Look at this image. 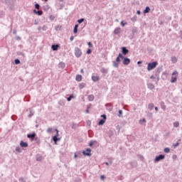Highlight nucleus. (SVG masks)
<instances>
[{"label":"nucleus","mask_w":182,"mask_h":182,"mask_svg":"<svg viewBox=\"0 0 182 182\" xmlns=\"http://www.w3.org/2000/svg\"><path fill=\"white\" fill-rule=\"evenodd\" d=\"M123 58H124L123 54L119 53L117 57L116 60L112 62V65L114 68H119V63L120 62V59H123Z\"/></svg>","instance_id":"f257e3e1"},{"label":"nucleus","mask_w":182,"mask_h":182,"mask_svg":"<svg viewBox=\"0 0 182 182\" xmlns=\"http://www.w3.org/2000/svg\"><path fill=\"white\" fill-rule=\"evenodd\" d=\"M157 65H159L157 61L148 63L147 70H149V72H150V70H153V69H155Z\"/></svg>","instance_id":"f03ea898"},{"label":"nucleus","mask_w":182,"mask_h":182,"mask_svg":"<svg viewBox=\"0 0 182 182\" xmlns=\"http://www.w3.org/2000/svg\"><path fill=\"white\" fill-rule=\"evenodd\" d=\"M164 159H166V156L163 155V154H160L159 156H156L155 157V159L154 161V163H159V161H161V160H164Z\"/></svg>","instance_id":"7ed1b4c3"},{"label":"nucleus","mask_w":182,"mask_h":182,"mask_svg":"<svg viewBox=\"0 0 182 182\" xmlns=\"http://www.w3.org/2000/svg\"><path fill=\"white\" fill-rule=\"evenodd\" d=\"M6 4L9 6L10 9H14V4L15 0H5Z\"/></svg>","instance_id":"20e7f679"},{"label":"nucleus","mask_w":182,"mask_h":182,"mask_svg":"<svg viewBox=\"0 0 182 182\" xmlns=\"http://www.w3.org/2000/svg\"><path fill=\"white\" fill-rule=\"evenodd\" d=\"M55 131L56 134H55V136H53V141H54L55 144H56V143H58V141L60 140V138H58V136H59V130L55 129Z\"/></svg>","instance_id":"39448f33"},{"label":"nucleus","mask_w":182,"mask_h":182,"mask_svg":"<svg viewBox=\"0 0 182 182\" xmlns=\"http://www.w3.org/2000/svg\"><path fill=\"white\" fill-rule=\"evenodd\" d=\"M75 55L77 58H80V56H82V50L78 47L75 48Z\"/></svg>","instance_id":"423d86ee"},{"label":"nucleus","mask_w":182,"mask_h":182,"mask_svg":"<svg viewBox=\"0 0 182 182\" xmlns=\"http://www.w3.org/2000/svg\"><path fill=\"white\" fill-rule=\"evenodd\" d=\"M82 154L84 156H87L88 157H90L92 156V149L87 148L85 151H82Z\"/></svg>","instance_id":"0eeeda50"},{"label":"nucleus","mask_w":182,"mask_h":182,"mask_svg":"<svg viewBox=\"0 0 182 182\" xmlns=\"http://www.w3.org/2000/svg\"><path fill=\"white\" fill-rule=\"evenodd\" d=\"M137 33V28L134 27L132 30V35L129 36V39H134V35Z\"/></svg>","instance_id":"6e6552de"},{"label":"nucleus","mask_w":182,"mask_h":182,"mask_svg":"<svg viewBox=\"0 0 182 182\" xmlns=\"http://www.w3.org/2000/svg\"><path fill=\"white\" fill-rule=\"evenodd\" d=\"M122 59H123V61H122L123 65H125L126 66H127V65L130 64V58L124 56V58Z\"/></svg>","instance_id":"1a4fd4ad"},{"label":"nucleus","mask_w":182,"mask_h":182,"mask_svg":"<svg viewBox=\"0 0 182 182\" xmlns=\"http://www.w3.org/2000/svg\"><path fill=\"white\" fill-rule=\"evenodd\" d=\"M27 137L28 139H31V140H35V137H36V133L33 132L31 134H28Z\"/></svg>","instance_id":"9d476101"},{"label":"nucleus","mask_w":182,"mask_h":182,"mask_svg":"<svg viewBox=\"0 0 182 182\" xmlns=\"http://www.w3.org/2000/svg\"><path fill=\"white\" fill-rule=\"evenodd\" d=\"M59 48H60V46H59V44H53L51 46V49H52V50H54V51L58 50V49H59Z\"/></svg>","instance_id":"9b49d317"},{"label":"nucleus","mask_w":182,"mask_h":182,"mask_svg":"<svg viewBox=\"0 0 182 182\" xmlns=\"http://www.w3.org/2000/svg\"><path fill=\"white\" fill-rule=\"evenodd\" d=\"M122 55H127L129 53V50H128L127 48H126V47L122 48Z\"/></svg>","instance_id":"f8f14e48"},{"label":"nucleus","mask_w":182,"mask_h":182,"mask_svg":"<svg viewBox=\"0 0 182 182\" xmlns=\"http://www.w3.org/2000/svg\"><path fill=\"white\" fill-rule=\"evenodd\" d=\"M20 146L21 147L26 149V147H28V142H24L23 141H21Z\"/></svg>","instance_id":"ddd939ff"},{"label":"nucleus","mask_w":182,"mask_h":182,"mask_svg":"<svg viewBox=\"0 0 182 182\" xmlns=\"http://www.w3.org/2000/svg\"><path fill=\"white\" fill-rule=\"evenodd\" d=\"M33 14H36V15H38V16H41L43 14V11H37L36 9H34L33 10Z\"/></svg>","instance_id":"4468645a"},{"label":"nucleus","mask_w":182,"mask_h":182,"mask_svg":"<svg viewBox=\"0 0 182 182\" xmlns=\"http://www.w3.org/2000/svg\"><path fill=\"white\" fill-rule=\"evenodd\" d=\"M105 106L107 107V110L112 112L113 110V107L110 104H106Z\"/></svg>","instance_id":"2eb2a0df"},{"label":"nucleus","mask_w":182,"mask_h":182,"mask_svg":"<svg viewBox=\"0 0 182 182\" xmlns=\"http://www.w3.org/2000/svg\"><path fill=\"white\" fill-rule=\"evenodd\" d=\"M105 123H106V119H100L98 122V126H103V124H105Z\"/></svg>","instance_id":"dca6fc26"},{"label":"nucleus","mask_w":182,"mask_h":182,"mask_svg":"<svg viewBox=\"0 0 182 182\" xmlns=\"http://www.w3.org/2000/svg\"><path fill=\"white\" fill-rule=\"evenodd\" d=\"M147 86L148 89H150V90H153V89H154V84L153 83H148Z\"/></svg>","instance_id":"f3484780"},{"label":"nucleus","mask_w":182,"mask_h":182,"mask_svg":"<svg viewBox=\"0 0 182 182\" xmlns=\"http://www.w3.org/2000/svg\"><path fill=\"white\" fill-rule=\"evenodd\" d=\"M88 100L89 102H93L95 100V95H88Z\"/></svg>","instance_id":"a211bd4d"},{"label":"nucleus","mask_w":182,"mask_h":182,"mask_svg":"<svg viewBox=\"0 0 182 182\" xmlns=\"http://www.w3.org/2000/svg\"><path fill=\"white\" fill-rule=\"evenodd\" d=\"M75 80H77V82H81L82 81V75H77L75 77Z\"/></svg>","instance_id":"6ab92c4d"},{"label":"nucleus","mask_w":182,"mask_h":182,"mask_svg":"<svg viewBox=\"0 0 182 182\" xmlns=\"http://www.w3.org/2000/svg\"><path fill=\"white\" fill-rule=\"evenodd\" d=\"M77 127H79V124H78L73 123L71 124V129H73L74 130L77 129Z\"/></svg>","instance_id":"aec40b11"},{"label":"nucleus","mask_w":182,"mask_h":182,"mask_svg":"<svg viewBox=\"0 0 182 182\" xmlns=\"http://www.w3.org/2000/svg\"><path fill=\"white\" fill-rule=\"evenodd\" d=\"M177 82V77L172 76L171 77V83H176Z\"/></svg>","instance_id":"412c9836"},{"label":"nucleus","mask_w":182,"mask_h":182,"mask_svg":"<svg viewBox=\"0 0 182 182\" xmlns=\"http://www.w3.org/2000/svg\"><path fill=\"white\" fill-rule=\"evenodd\" d=\"M92 80L93 82H97L99 80V76H95V75L92 76Z\"/></svg>","instance_id":"4be33fe9"},{"label":"nucleus","mask_w":182,"mask_h":182,"mask_svg":"<svg viewBox=\"0 0 182 182\" xmlns=\"http://www.w3.org/2000/svg\"><path fill=\"white\" fill-rule=\"evenodd\" d=\"M114 35H119V33H120V28H115L114 31Z\"/></svg>","instance_id":"5701e85b"},{"label":"nucleus","mask_w":182,"mask_h":182,"mask_svg":"<svg viewBox=\"0 0 182 182\" xmlns=\"http://www.w3.org/2000/svg\"><path fill=\"white\" fill-rule=\"evenodd\" d=\"M148 109H149V110H153L154 109V104L153 103L149 104Z\"/></svg>","instance_id":"b1692460"},{"label":"nucleus","mask_w":182,"mask_h":182,"mask_svg":"<svg viewBox=\"0 0 182 182\" xmlns=\"http://www.w3.org/2000/svg\"><path fill=\"white\" fill-rule=\"evenodd\" d=\"M77 28H79V24H75L73 30L74 33H77Z\"/></svg>","instance_id":"393cba45"},{"label":"nucleus","mask_w":182,"mask_h":182,"mask_svg":"<svg viewBox=\"0 0 182 182\" xmlns=\"http://www.w3.org/2000/svg\"><path fill=\"white\" fill-rule=\"evenodd\" d=\"M149 12H150V7L146 6L144 10V14H149Z\"/></svg>","instance_id":"a878e982"},{"label":"nucleus","mask_w":182,"mask_h":182,"mask_svg":"<svg viewBox=\"0 0 182 182\" xmlns=\"http://www.w3.org/2000/svg\"><path fill=\"white\" fill-rule=\"evenodd\" d=\"M100 72H101V73H105L106 75L107 73V69L102 68H101Z\"/></svg>","instance_id":"bb28decb"},{"label":"nucleus","mask_w":182,"mask_h":182,"mask_svg":"<svg viewBox=\"0 0 182 182\" xmlns=\"http://www.w3.org/2000/svg\"><path fill=\"white\" fill-rule=\"evenodd\" d=\"M177 57H176V56H173V57H172L171 58V62L173 63H177Z\"/></svg>","instance_id":"cd10ccee"},{"label":"nucleus","mask_w":182,"mask_h":182,"mask_svg":"<svg viewBox=\"0 0 182 182\" xmlns=\"http://www.w3.org/2000/svg\"><path fill=\"white\" fill-rule=\"evenodd\" d=\"M131 166L132 167H137V162L136 161H132L131 162Z\"/></svg>","instance_id":"c85d7f7f"},{"label":"nucleus","mask_w":182,"mask_h":182,"mask_svg":"<svg viewBox=\"0 0 182 182\" xmlns=\"http://www.w3.org/2000/svg\"><path fill=\"white\" fill-rule=\"evenodd\" d=\"M97 144V141H91L89 144L90 147H92V146H93V144Z\"/></svg>","instance_id":"c756f323"},{"label":"nucleus","mask_w":182,"mask_h":182,"mask_svg":"<svg viewBox=\"0 0 182 182\" xmlns=\"http://www.w3.org/2000/svg\"><path fill=\"white\" fill-rule=\"evenodd\" d=\"M118 112V117H123V110L119 109Z\"/></svg>","instance_id":"7c9ffc66"},{"label":"nucleus","mask_w":182,"mask_h":182,"mask_svg":"<svg viewBox=\"0 0 182 182\" xmlns=\"http://www.w3.org/2000/svg\"><path fill=\"white\" fill-rule=\"evenodd\" d=\"M43 11H49V6L48 5L43 6Z\"/></svg>","instance_id":"2f4dec72"},{"label":"nucleus","mask_w":182,"mask_h":182,"mask_svg":"<svg viewBox=\"0 0 182 182\" xmlns=\"http://www.w3.org/2000/svg\"><path fill=\"white\" fill-rule=\"evenodd\" d=\"M85 86H86V84L84 82H82L79 85V87L80 89H83V87H85Z\"/></svg>","instance_id":"473e14b6"},{"label":"nucleus","mask_w":182,"mask_h":182,"mask_svg":"<svg viewBox=\"0 0 182 182\" xmlns=\"http://www.w3.org/2000/svg\"><path fill=\"white\" fill-rule=\"evenodd\" d=\"M131 21L132 22H136L137 21V16H134V17L131 18Z\"/></svg>","instance_id":"72a5a7b5"},{"label":"nucleus","mask_w":182,"mask_h":182,"mask_svg":"<svg viewBox=\"0 0 182 182\" xmlns=\"http://www.w3.org/2000/svg\"><path fill=\"white\" fill-rule=\"evenodd\" d=\"M14 63L15 65H19V63H21V60L18 58L14 60Z\"/></svg>","instance_id":"f704fd0d"},{"label":"nucleus","mask_w":182,"mask_h":182,"mask_svg":"<svg viewBox=\"0 0 182 182\" xmlns=\"http://www.w3.org/2000/svg\"><path fill=\"white\" fill-rule=\"evenodd\" d=\"M35 114V112L32 111V109H30V114H28V117H32Z\"/></svg>","instance_id":"c9c22d12"},{"label":"nucleus","mask_w":182,"mask_h":182,"mask_svg":"<svg viewBox=\"0 0 182 182\" xmlns=\"http://www.w3.org/2000/svg\"><path fill=\"white\" fill-rule=\"evenodd\" d=\"M16 151H17V153H21V151H22V149H21V146H17L16 148Z\"/></svg>","instance_id":"e433bc0d"},{"label":"nucleus","mask_w":182,"mask_h":182,"mask_svg":"<svg viewBox=\"0 0 182 182\" xmlns=\"http://www.w3.org/2000/svg\"><path fill=\"white\" fill-rule=\"evenodd\" d=\"M178 126H180V123H178V122H175L173 123V127H178Z\"/></svg>","instance_id":"4c0bfd02"},{"label":"nucleus","mask_w":182,"mask_h":182,"mask_svg":"<svg viewBox=\"0 0 182 182\" xmlns=\"http://www.w3.org/2000/svg\"><path fill=\"white\" fill-rule=\"evenodd\" d=\"M164 153H170V148L166 147L164 149Z\"/></svg>","instance_id":"58836bf2"},{"label":"nucleus","mask_w":182,"mask_h":182,"mask_svg":"<svg viewBox=\"0 0 182 182\" xmlns=\"http://www.w3.org/2000/svg\"><path fill=\"white\" fill-rule=\"evenodd\" d=\"M73 97H74L73 95H70L69 96V97L67 98L68 102H70V100H72V99H73Z\"/></svg>","instance_id":"ea45409f"},{"label":"nucleus","mask_w":182,"mask_h":182,"mask_svg":"<svg viewBox=\"0 0 182 182\" xmlns=\"http://www.w3.org/2000/svg\"><path fill=\"white\" fill-rule=\"evenodd\" d=\"M78 23H82V22H85V18H80L77 20Z\"/></svg>","instance_id":"a19ab883"},{"label":"nucleus","mask_w":182,"mask_h":182,"mask_svg":"<svg viewBox=\"0 0 182 182\" xmlns=\"http://www.w3.org/2000/svg\"><path fill=\"white\" fill-rule=\"evenodd\" d=\"M161 109H163V110H166V105H164V102H161Z\"/></svg>","instance_id":"79ce46f5"},{"label":"nucleus","mask_w":182,"mask_h":182,"mask_svg":"<svg viewBox=\"0 0 182 182\" xmlns=\"http://www.w3.org/2000/svg\"><path fill=\"white\" fill-rule=\"evenodd\" d=\"M35 8H36V9H39L41 8V5H39V4H36Z\"/></svg>","instance_id":"37998d69"},{"label":"nucleus","mask_w":182,"mask_h":182,"mask_svg":"<svg viewBox=\"0 0 182 182\" xmlns=\"http://www.w3.org/2000/svg\"><path fill=\"white\" fill-rule=\"evenodd\" d=\"M101 117H102V119H104V120H106V119H107V117L106 116V114H102L101 115Z\"/></svg>","instance_id":"c03bdc74"},{"label":"nucleus","mask_w":182,"mask_h":182,"mask_svg":"<svg viewBox=\"0 0 182 182\" xmlns=\"http://www.w3.org/2000/svg\"><path fill=\"white\" fill-rule=\"evenodd\" d=\"M17 55H18L19 56H24L23 53H22V52H21V51H18V52L17 53Z\"/></svg>","instance_id":"a18cd8bd"},{"label":"nucleus","mask_w":182,"mask_h":182,"mask_svg":"<svg viewBox=\"0 0 182 182\" xmlns=\"http://www.w3.org/2000/svg\"><path fill=\"white\" fill-rule=\"evenodd\" d=\"M37 161H42V156H38L36 158Z\"/></svg>","instance_id":"49530a36"},{"label":"nucleus","mask_w":182,"mask_h":182,"mask_svg":"<svg viewBox=\"0 0 182 182\" xmlns=\"http://www.w3.org/2000/svg\"><path fill=\"white\" fill-rule=\"evenodd\" d=\"M90 53H92V49H88L87 50V55H90Z\"/></svg>","instance_id":"de8ad7c7"},{"label":"nucleus","mask_w":182,"mask_h":182,"mask_svg":"<svg viewBox=\"0 0 182 182\" xmlns=\"http://www.w3.org/2000/svg\"><path fill=\"white\" fill-rule=\"evenodd\" d=\"M50 21H54L55 20V16H53V15L50 16Z\"/></svg>","instance_id":"09e8293b"},{"label":"nucleus","mask_w":182,"mask_h":182,"mask_svg":"<svg viewBox=\"0 0 182 182\" xmlns=\"http://www.w3.org/2000/svg\"><path fill=\"white\" fill-rule=\"evenodd\" d=\"M60 68H65V63H60Z\"/></svg>","instance_id":"8fccbe9b"},{"label":"nucleus","mask_w":182,"mask_h":182,"mask_svg":"<svg viewBox=\"0 0 182 182\" xmlns=\"http://www.w3.org/2000/svg\"><path fill=\"white\" fill-rule=\"evenodd\" d=\"M87 45L90 48H93V44H92L90 42H88Z\"/></svg>","instance_id":"3c124183"},{"label":"nucleus","mask_w":182,"mask_h":182,"mask_svg":"<svg viewBox=\"0 0 182 182\" xmlns=\"http://www.w3.org/2000/svg\"><path fill=\"white\" fill-rule=\"evenodd\" d=\"M11 119L12 120H16V115H12Z\"/></svg>","instance_id":"603ef678"},{"label":"nucleus","mask_w":182,"mask_h":182,"mask_svg":"<svg viewBox=\"0 0 182 182\" xmlns=\"http://www.w3.org/2000/svg\"><path fill=\"white\" fill-rule=\"evenodd\" d=\"M47 132H48V133H52V128H48V129H47Z\"/></svg>","instance_id":"864d4df0"},{"label":"nucleus","mask_w":182,"mask_h":182,"mask_svg":"<svg viewBox=\"0 0 182 182\" xmlns=\"http://www.w3.org/2000/svg\"><path fill=\"white\" fill-rule=\"evenodd\" d=\"M139 122H140V123H141V122H143V123H146V119H140L139 120Z\"/></svg>","instance_id":"5fc2aeb1"},{"label":"nucleus","mask_w":182,"mask_h":182,"mask_svg":"<svg viewBox=\"0 0 182 182\" xmlns=\"http://www.w3.org/2000/svg\"><path fill=\"white\" fill-rule=\"evenodd\" d=\"M180 145V143H178V142H176L174 145H173V146L174 147H178V146H179Z\"/></svg>","instance_id":"6e6d98bb"},{"label":"nucleus","mask_w":182,"mask_h":182,"mask_svg":"<svg viewBox=\"0 0 182 182\" xmlns=\"http://www.w3.org/2000/svg\"><path fill=\"white\" fill-rule=\"evenodd\" d=\"M178 73L177 71H174L173 73H172V76H174L176 75H178Z\"/></svg>","instance_id":"4d7b16f0"},{"label":"nucleus","mask_w":182,"mask_h":182,"mask_svg":"<svg viewBox=\"0 0 182 182\" xmlns=\"http://www.w3.org/2000/svg\"><path fill=\"white\" fill-rule=\"evenodd\" d=\"M122 26H124V25H127V23H124L123 21L121 22Z\"/></svg>","instance_id":"13d9d810"},{"label":"nucleus","mask_w":182,"mask_h":182,"mask_svg":"<svg viewBox=\"0 0 182 182\" xmlns=\"http://www.w3.org/2000/svg\"><path fill=\"white\" fill-rule=\"evenodd\" d=\"M106 166H110L112 164V161L109 162H105Z\"/></svg>","instance_id":"bf43d9fd"},{"label":"nucleus","mask_w":182,"mask_h":182,"mask_svg":"<svg viewBox=\"0 0 182 182\" xmlns=\"http://www.w3.org/2000/svg\"><path fill=\"white\" fill-rule=\"evenodd\" d=\"M100 178H101V180H103L104 178H106V177L105 176V175H102L100 176Z\"/></svg>","instance_id":"052dcab7"},{"label":"nucleus","mask_w":182,"mask_h":182,"mask_svg":"<svg viewBox=\"0 0 182 182\" xmlns=\"http://www.w3.org/2000/svg\"><path fill=\"white\" fill-rule=\"evenodd\" d=\"M75 39V37L73 36H72L70 38V40L71 41V42Z\"/></svg>","instance_id":"680f3d73"},{"label":"nucleus","mask_w":182,"mask_h":182,"mask_svg":"<svg viewBox=\"0 0 182 182\" xmlns=\"http://www.w3.org/2000/svg\"><path fill=\"white\" fill-rule=\"evenodd\" d=\"M46 29H48V27L46 26H43V31H46Z\"/></svg>","instance_id":"e2e57ef3"},{"label":"nucleus","mask_w":182,"mask_h":182,"mask_svg":"<svg viewBox=\"0 0 182 182\" xmlns=\"http://www.w3.org/2000/svg\"><path fill=\"white\" fill-rule=\"evenodd\" d=\"M136 14H137V15H141V11H140L139 10H138V11H136Z\"/></svg>","instance_id":"0e129e2a"},{"label":"nucleus","mask_w":182,"mask_h":182,"mask_svg":"<svg viewBox=\"0 0 182 182\" xmlns=\"http://www.w3.org/2000/svg\"><path fill=\"white\" fill-rule=\"evenodd\" d=\"M13 33H14V35H16V30H13Z\"/></svg>","instance_id":"69168bd1"},{"label":"nucleus","mask_w":182,"mask_h":182,"mask_svg":"<svg viewBox=\"0 0 182 182\" xmlns=\"http://www.w3.org/2000/svg\"><path fill=\"white\" fill-rule=\"evenodd\" d=\"M74 157H75V159H77V157H79V156H77V154L75 153V154H74Z\"/></svg>","instance_id":"338daca9"},{"label":"nucleus","mask_w":182,"mask_h":182,"mask_svg":"<svg viewBox=\"0 0 182 182\" xmlns=\"http://www.w3.org/2000/svg\"><path fill=\"white\" fill-rule=\"evenodd\" d=\"M141 63H143V61H138L137 65H141Z\"/></svg>","instance_id":"774afa93"}]
</instances>
